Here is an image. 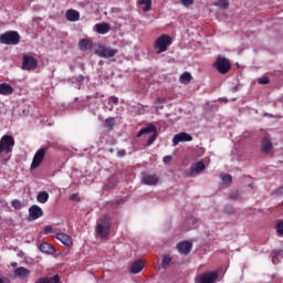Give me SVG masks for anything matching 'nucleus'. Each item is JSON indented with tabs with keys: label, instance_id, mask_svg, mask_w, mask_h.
Listing matches in <instances>:
<instances>
[{
	"label": "nucleus",
	"instance_id": "6",
	"mask_svg": "<svg viewBox=\"0 0 283 283\" xmlns=\"http://www.w3.org/2000/svg\"><path fill=\"white\" fill-rule=\"evenodd\" d=\"M95 54H96V56H99V59H112V57L116 56V54H118V50L112 49L109 46L99 45L95 50Z\"/></svg>",
	"mask_w": 283,
	"mask_h": 283
},
{
	"label": "nucleus",
	"instance_id": "2",
	"mask_svg": "<svg viewBox=\"0 0 283 283\" xmlns=\"http://www.w3.org/2000/svg\"><path fill=\"white\" fill-rule=\"evenodd\" d=\"M169 45H171V36L167 34L160 35L154 44V49L156 51V54H163V52H167L169 49Z\"/></svg>",
	"mask_w": 283,
	"mask_h": 283
},
{
	"label": "nucleus",
	"instance_id": "19",
	"mask_svg": "<svg viewBox=\"0 0 283 283\" xmlns=\"http://www.w3.org/2000/svg\"><path fill=\"white\" fill-rule=\"evenodd\" d=\"M272 149H273V144L271 143L269 137H264L262 139V144H261V151H262V154H271Z\"/></svg>",
	"mask_w": 283,
	"mask_h": 283
},
{
	"label": "nucleus",
	"instance_id": "42",
	"mask_svg": "<svg viewBox=\"0 0 283 283\" xmlns=\"http://www.w3.org/2000/svg\"><path fill=\"white\" fill-rule=\"evenodd\" d=\"M75 81H76V83H83V81H85V77L83 75H77L75 77Z\"/></svg>",
	"mask_w": 283,
	"mask_h": 283
},
{
	"label": "nucleus",
	"instance_id": "32",
	"mask_svg": "<svg viewBox=\"0 0 283 283\" xmlns=\"http://www.w3.org/2000/svg\"><path fill=\"white\" fill-rule=\"evenodd\" d=\"M105 124L107 125L108 129H114V125H116V118L114 117L106 118Z\"/></svg>",
	"mask_w": 283,
	"mask_h": 283
},
{
	"label": "nucleus",
	"instance_id": "40",
	"mask_svg": "<svg viewBox=\"0 0 283 283\" xmlns=\"http://www.w3.org/2000/svg\"><path fill=\"white\" fill-rule=\"evenodd\" d=\"M167 99H165V97H158L156 101H155V105H163L166 103Z\"/></svg>",
	"mask_w": 283,
	"mask_h": 283
},
{
	"label": "nucleus",
	"instance_id": "29",
	"mask_svg": "<svg viewBox=\"0 0 283 283\" xmlns=\"http://www.w3.org/2000/svg\"><path fill=\"white\" fill-rule=\"evenodd\" d=\"M221 180L224 187H231V184L233 182V177H231V175H226L221 177Z\"/></svg>",
	"mask_w": 283,
	"mask_h": 283
},
{
	"label": "nucleus",
	"instance_id": "36",
	"mask_svg": "<svg viewBox=\"0 0 283 283\" xmlns=\"http://www.w3.org/2000/svg\"><path fill=\"white\" fill-rule=\"evenodd\" d=\"M69 200H72L73 202H81V197L78 193H73L69 197Z\"/></svg>",
	"mask_w": 283,
	"mask_h": 283
},
{
	"label": "nucleus",
	"instance_id": "48",
	"mask_svg": "<svg viewBox=\"0 0 283 283\" xmlns=\"http://www.w3.org/2000/svg\"><path fill=\"white\" fill-rule=\"evenodd\" d=\"M0 283H10V281L8 279H1L0 277Z\"/></svg>",
	"mask_w": 283,
	"mask_h": 283
},
{
	"label": "nucleus",
	"instance_id": "23",
	"mask_svg": "<svg viewBox=\"0 0 283 283\" xmlns=\"http://www.w3.org/2000/svg\"><path fill=\"white\" fill-rule=\"evenodd\" d=\"M66 19L67 21H78V19H81V13L74 9H70L66 11Z\"/></svg>",
	"mask_w": 283,
	"mask_h": 283
},
{
	"label": "nucleus",
	"instance_id": "27",
	"mask_svg": "<svg viewBox=\"0 0 283 283\" xmlns=\"http://www.w3.org/2000/svg\"><path fill=\"white\" fill-rule=\"evenodd\" d=\"M139 6H143L142 10L144 12H149L151 10V0H139Z\"/></svg>",
	"mask_w": 283,
	"mask_h": 283
},
{
	"label": "nucleus",
	"instance_id": "24",
	"mask_svg": "<svg viewBox=\"0 0 283 283\" xmlns=\"http://www.w3.org/2000/svg\"><path fill=\"white\" fill-rule=\"evenodd\" d=\"M186 231H190V229H196L198 227V219L190 217L186 220Z\"/></svg>",
	"mask_w": 283,
	"mask_h": 283
},
{
	"label": "nucleus",
	"instance_id": "12",
	"mask_svg": "<svg viewBox=\"0 0 283 283\" xmlns=\"http://www.w3.org/2000/svg\"><path fill=\"white\" fill-rule=\"evenodd\" d=\"M38 65H39V62L33 56H30V55L23 56V64H22L23 70H27V71L36 70Z\"/></svg>",
	"mask_w": 283,
	"mask_h": 283
},
{
	"label": "nucleus",
	"instance_id": "16",
	"mask_svg": "<svg viewBox=\"0 0 283 283\" xmlns=\"http://www.w3.org/2000/svg\"><path fill=\"white\" fill-rule=\"evenodd\" d=\"M192 244L189 241H184L177 244V250L181 255H189L191 253Z\"/></svg>",
	"mask_w": 283,
	"mask_h": 283
},
{
	"label": "nucleus",
	"instance_id": "25",
	"mask_svg": "<svg viewBox=\"0 0 283 283\" xmlns=\"http://www.w3.org/2000/svg\"><path fill=\"white\" fill-rule=\"evenodd\" d=\"M78 45H80V50H82L83 52L91 50L92 40L83 39L80 41Z\"/></svg>",
	"mask_w": 283,
	"mask_h": 283
},
{
	"label": "nucleus",
	"instance_id": "20",
	"mask_svg": "<svg viewBox=\"0 0 283 283\" xmlns=\"http://www.w3.org/2000/svg\"><path fill=\"white\" fill-rule=\"evenodd\" d=\"M14 87L8 83L0 84V94L2 96H10V94H13Z\"/></svg>",
	"mask_w": 283,
	"mask_h": 283
},
{
	"label": "nucleus",
	"instance_id": "46",
	"mask_svg": "<svg viewBox=\"0 0 283 283\" xmlns=\"http://www.w3.org/2000/svg\"><path fill=\"white\" fill-rule=\"evenodd\" d=\"M52 231V226H46L44 228V233H50Z\"/></svg>",
	"mask_w": 283,
	"mask_h": 283
},
{
	"label": "nucleus",
	"instance_id": "4",
	"mask_svg": "<svg viewBox=\"0 0 283 283\" xmlns=\"http://www.w3.org/2000/svg\"><path fill=\"white\" fill-rule=\"evenodd\" d=\"M12 149H14V137L4 135L0 139V154H12Z\"/></svg>",
	"mask_w": 283,
	"mask_h": 283
},
{
	"label": "nucleus",
	"instance_id": "18",
	"mask_svg": "<svg viewBox=\"0 0 283 283\" xmlns=\"http://www.w3.org/2000/svg\"><path fill=\"white\" fill-rule=\"evenodd\" d=\"M14 277H18L19 280H25V277H30V270L24 266L17 268L14 270Z\"/></svg>",
	"mask_w": 283,
	"mask_h": 283
},
{
	"label": "nucleus",
	"instance_id": "13",
	"mask_svg": "<svg viewBox=\"0 0 283 283\" xmlns=\"http://www.w3.org/2000/svg\"><path fill=\"white\" fill-rule=\"evenodd\" d=\"M55 238H56V240H59V242H61L67 249H70V247H73V244H74V241L72 240L70 234H65L63 232H57L55 234Z\"/></svg>",
	"mask_w": 283,
	"mask_h": 283
},
{
	"label": "nucleus",
	"instance_id": "17",
	"mask_svg": "<svg viewBox=\"0 0 283 283\" xmlns=\"http://www.w3.org/2000/svg\"><path fill=\"white\" fill-rule=\"evenodd\" d=\"M29 216L31 220H39V218H41L43 216V209H41V207L33 205L30 209H29Z\"/></svg>",
	"mask_w": 283,
	"mask_h": 283
},
{
	"label": "nucleus",
	"instance_id": "44",
	"mask_svg": "<svg viewBox=\"0 0 283 283\" xmlns=\"http://www.w3.org/2000/svg\"><path fill=\"white\" fill-rule=\"evenodd\" d=\"M111 103H114V105H118V97H111Z\"/></svg>",
	"mask_w": 283,
	"mask_h": 283
},
{
	"label": "nucleus",
	"instance_id": "39",
	"mask_svg": "<svg viewBox=\"0 0 283 283\" xmlns=\"http://www.w3.org/2000/svg\"><path fill=\"white\" fill-rule=\"evenodd\" d=\"M273 196H283V186L273 191Z\"/></svg>",
	"mask_w": 283,
	"mask_h": 283
},
{
	"label": "nucleus",
	"instance_id": "22",
	"mask_svg": "<svg viewBox=\"0 0 283 283\" xmlns=\"http://www.w3.org/2000/svg\"><path fill=\"white\" fill-rule=\"evenodd\" d=\"M143 269H145V264L143 263V261L137 260L132 264L130 273H133V275H137V273H140Z\"/></svg>",
	"mask_w": 283,
	"mask_h": 283
},
{
	"label": "nucleus",
	"instance_id": "30",
	"mask_svg": "<svg viewBox=\"0 0 283 283\" xmlns=\"http://www.w3.org/2000/svg\"><path fill=\"white\" fill-rule=\"evenodd\" d=\"M191 78H192L191 73L185 72L180 76V83H189Z\"/></svg>",
	"mask_w": 283,
	"mask_h": 283
},
{
	"label": "nucleus",
	"instance_id": "1",
	"mask_svg": "<svg viewBox=\"0 0 283 283\" xmlns=\"http://www.w3.org/2000/svg\"><path fill=\"white\" fill-rule=\"evenodd\" d=\"M109 229H112V221L107 216L102 217L97 221L96 233L101 235V238H107L109 235Z\"/></svg>",
	"mask_w": 283,
	"mask_h": 283
},
{
	"label": "nucleus",
	"instance_id": "33",
	"mask_svg": "<svg viewBox=\"0 0 283 283\" xmlns=\"http://www.w3.org/2000/svg\"><path fill=\"white\" fill-rule=\"evenodd\" d=\"M179 3H181L184 8H191V6L196 3V0H179Z\"/></svg>",
	"mask_w": 283,
	"mask_h": 283
},
{
	"label": "nucleus",
	"instance_id": "43",
	"mask_svg": "<svg viewBox=\"0 0 283 283\" xmlns=\"http://www.w3.org/2000/svg\"><path fill=\"white\" fill-rule=\"evenodd\" d=\"M171 160H172V157H171V156H165V157H164V163H165V165H168V163H171Z\"/></svg>",
	"mask_w": 283,
	"mask_h": 283
},
{
	"label": "nucleus",
	"instance_id": "7",
	"mask_svg": "<svg viewBox=\"0 0 283 283\" xmlns=\"http://www.w3.org/2000/svg\"><path fill=\"white\" fill-rule=\"evenodd\" d=\"M214 67L218 70L220 74H227V72L231 70V62H229L227 57L219 55L214 63Z\"/></svg>",
	"mask_w": 283,
	"mask_h": 283
},
{
	"label": "nucleus",
	"instance_id": "49",
	"mask_svg": "<svg viewBox=\"0 0 283 283\" xmlns=\"http://www.w3.org/2000/svg\"><path fill=\"white\" fill-rule=\"evenodd\" d=\"M155 105H157V109H163L164 108L163 104H155Z\"/></svg>",
	"mask_w": 283,
	"mask_h": 283
},
{
	"label": "nucleus",
	"instance_id": "8",
	"mask_svg": "<svg viewBox=\"0 0 283 283\" xmlns=\"http://www.w3.org/2000/svg\"><path fill=\"white\" fill-rule=\"evenodd\" d=\"M218 280V272H205L196 277L195 283H216Z\"/></svg>",
	"mask_w": 283,
	"mask_h": 283
},
{
	"label": "nucleus",
	"instance_id": "34",
	"mask_svg": "<svg viewBox=\"0 0 283 283\" xmlns=\"http://www.w3.org/2000/svg\"><path fill=\"white\" fill-rule=\"evenodd\" d=\"M11 207H13V209H22L23 208V203H21V201H19V200H13L12 202H11Z\"/></svg>",
	"mask_w": 283,
	"mask_h": 283
},
{
	"label": "nucleus",
	"instance_id": "3",
	"mask_svg": "<svg viewBox=\"0 0 283 283\" xmlns=\"http://www.w3.org/2000/svg\"><path fill=\"white\" fill-rule=\"evenodd\" d=\"M21 36L17 31H8L0 35V43L3 45H19Z\"/></svg>",
	"mask_w": 283,
	"mask_h": 283
},
{
	"label": "nucleus",
	"instance_id": "47",
	"mask_svg": "<svg viewBox=\"0 0 283 283\" xmlns=\"http://www.w3.org/2000/svg\"><path fill=\"white\" fill-rule=\"evenodd\" d=\"M17 255H18V258H24L25 253L21 250H18Z\"/></svg>",
	"mask_w": 283,
	"mask_h": 283
},
{
	"label": "nucleus",
	"instance_id": "26",
	"mask_svg": "<svg viewBox=\"0 0 283 283\" xmlns=\"http://www.w3.org/2000/svg\"><path fill=\"white\" fill-rule=\"evenodd\" d=\"M49 199H50V193H48L46 191H41L36 196V200L41 205H45V202H48Z\"/></svg>",
	"mask_w": 283,
	"mask_h": 283
},
{
	"label": "nucleus",
	"instance_id": "37",
	"mask_svg": "<svg viewBox=\"0 0 283 283\" xmlns=\"http://www.w3.org/2000/svg\"><path fill=\"white\" fill-rule=\"evenodd\" d=\"M224 212L231 216L232 213H235V209L233 208V206H226Z\"/></svg>",
	"mask_w": 283,
	"mask_h": 283
},
{
	"label": "nucleus",
	"instance_id": "31",
	"mask_svg": "<svg viewBox=\"0 0 283 283\" xmlns=\"http://www.w3.org/2000/svg\"><path fill=\"white\" fill-rule=\"evenodd\" d=\"M171 263V256L170 255H164L161 261L163 269H167L169 264Z\"/></svg>",
	"mask_w": 283,
	"mask_h": 283
},
{
	"label": "nucleus",
	"instance_id": "50",
	"mask_svg": "<svg viewBox=\"0 0 283 283\" xmlns=\"http://www.w3.org/2000/svg\"><path fill=\"white\" fill-rule=\"evenodd\" d=\"M11 266H13V268L17 266V262H12Z\"/></svg>",
	"mask_w": 283,
	"mask_h": 283
},
{
	"label": "nucleus",
	"instance_id": "45",
	"mask_svg": "<svg viewBox=\"0 0 283 283\" xmlns=\"http://www.w3.org/2000/svg\"><path fill=\"white\" fill-rule=\"evenodd\" d=\"M126 151L125 150H119L117 151V156H119V158H123V156H126Z\"/></svg>",
	"mask_w": 283,
	"mask_h": 283
},
{
	"label": "nucleus",
	"instance_id": "9",
	"mask_svg": "<svg viewBox=\"0 0 283 283\" xmlns=\"http://www.w3.org/2000/svg\"><path fill=\"white\" fill-rule=\"evenodd\" d=\"M142 185H147L148 187H156L160 182V178L156 175L142 174L140 178Z\"/></svg>",
	"mask_w": 283,
	"mask_h": 283
},
{
	"label": "nucleus",
	"instance_id": "11",
	"mask_svg": "<svg viewBox=\"0 0 283 283\" xmlns=\"http://www.w3.org/2000/svg\"><path fill=\"white\" fill-rule=\"evenodd\" d=\"M206 169L207 166L205 165V161L195 163L190 167L189 176H191V178L200 176V174H202V171H205Z\"/></svg>",
	"mask_w": 283,
	"mask_h": 283
},
{
	"label": "nucleus",
	"instance_id": "21",
	"mask_svg": "<svg viewBox=\"0 0 283 283\" xmlns=\"http://www.w3.org/2000/svg\"><path fill=\"white\" fill-rule=\"evenodd\" d=\"M40 251L46 255H54V245L48 242H43L40 244Z\"/></svg>",
	"mask_w": 283,
	"mask_h": 283
},
{
	"label": "nucleus",
	"instance_id": "28",
	"mask_svg": "<svg viewBox=\"0 0 283 283\" xmlns=\"http://www.w3.org/2000/svg\"><path fill=\"white\" fill-rule=\"evenodd\" d=\"M214 6L221 10H227V8H229V0H217Z\"/></svg>",
	"mask_w": 283,
	"mask_h": 283
},
{
	"label": "nucleus",
	"instance_id": "35",
	"mask_svg": "<svg viewBox=\"0 0 283 283\" xmlns=\"http://www.w3.org/2000/svg\"><path fill=\"white\" fill-rule=\"evenodd\" d=\"M270 82L271 80H269V76H263L259 78V85H269Z\"/></svg>",
	"mask_w": 283,
	"mask_h": 283
},
{
	"label": "nucleus",
	"instance_id": "5",
	"mask_svg": "<svg viewBox=\"0 0 283 283\" xmlns=\"http://www.w3.org/2000/svg\"><path fill=\"white\" fill-rule=\"evenodd\" d=\"M147 134H151L148 138L147 145H154V142L156 140V138H158V132L156 126L149 125L147 127L142 128L137 134V138H140V136H145Z\"/></svg>",
	"mask_w": 283,
	"mask_h": 283
},
{
	"label": "nucleus",
	"instance_id": "15",
	"mask_svg": "<svg viewBox=\"0 0 283 283\" xmlns=\"http://www.w3.org/2000/svg\"><path fill=\"white\" fill-rule=\"evenodd\" d=\"M112 30V25L107 22L96 23L93 27V31L97 34H107Z\"/></svg>",
	"mask_w": 283,
	"mask_h": 283
},
{
	"label": "nucleus",
	"instance_id": "41",
	"mask_svg": "<svg viewBox=\"0 0 283 283\" xmlns=\"http://www.w3.org/2000/svg\"><path fill=\"white\" fill-rule=\"evenodd\" d=\"M238 198H240V192H232V193H230V199L231 200H238Z\"/></svg>",
	"mask_w": 283,
	"mask_h": 283
},
{
	"label": "nucleus",
	"instance_id": "14",
	"mask_svg": "<svg viewBox=\"0 0 283 283\" xmlns=\"http://www.w3.org/2000/svg\"><path fill=\"white\" fill-rule=\"evenodd\" d=\"M43 158H45V149L41 148L38 150L33 157L32 164H31V169H36L43 163Z\"/></svg>",
	"mask_w": 283,
	"mask_h": 283
},
{
	"label": "nucleus",
	"instance_id": "38",
	"mask_svg": "<svg viewBox=\"0 0 283 283\" xmlns=\"http://www.w3.org/2000/svg\"><path fill=\"white\" fill-rule=\"evenodd\" d=\"M276 232L279 233V235H283V221L276 223Z\"/></svg>",
	"mask_w": 283,
	"mask_h": 283
},
{
	"label": "nucleus",
	"instance_id": "10",
	"mask_svg": "<svg viewBox=\"0 0 283 283\" xmlns=\"http://www.w3.org/2000/svg\"><path fill=\"white\" fill-rule=\"evenodd\" d=\"M191 140H193V137L189 133H179L174 136L172 145L177 147L179 143H191Z\"/></svg>",
	"mask_w": 283,
	"mask_h": 283
}]
</instances>
